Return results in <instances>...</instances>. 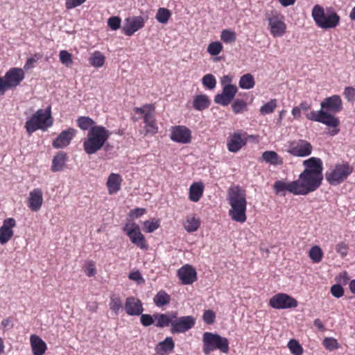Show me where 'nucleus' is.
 <instances>
[{"mask_svg":"<svg viewBox=\"0 0 355 355\" xmlns=\"http://www.w3.org/2000/svg\"><path fill=\"white\" fill-rule=\"evenodd\" d=\"M303 165L305 168L295 182L298 194L304 196L315 191L321 185L323 166L322 160L313 157L304 160Z\"/></svg>","mask_w":355,"mask_h":355,"instance_id":"obj_1","label":"nucleus"},{"mask_svg":"<svg viewBox=\"0 0 355 355\" xmlns=\"http://www.w3.org/2000/svg\"><path fill=\"white\" fill-rule=\"evenodd\" d=\"M321 109L318 111H311L306 114L307 119L320 122L329 127L337 128L339 120L333 114L340 112L343 108L342 100L340 96L334 95L325 98L320 103ZM339 132V129H334L331 135L334 136Z\"/></svg>","mask_w":355,"mask_h":355,"instance_id":"obj_2","label":"nucleus"},{"mask_svg":"<svg viewBox=\"0 0 355 355\" xmlns=\"http://www.w3.org/2000/svg\"><path fill=\"white\" fill-rule=\"evenodd\" d=\"M227 200L231 208L229 216L233 221L243 223L246 221V191L240 186L230 187L227 191Z\"/></svg>","mask_w":355,"mask_h":355,"instance_id":"obj_3","label":"nucleus"},{"mask_svg":"<svg viewBox=\"0 0 355 355\" xmlns=\"http://www.w3.org/2000/svg\"><path fill=\"white\" fill-rule=\"evenodd\" d=\"M111 132L103 125L93 127L87 132L83 141V148L87 155H93L100 150L111 136Z\"/></svg>","mask_w":355,"mask_h":355,"instance_id":"obj_4","label":"nucleus"},{"mask_svg":"<svg viewBox=\"0 0 355 355\" xmlns=\"http://www.w3.org/2000/svg\"><path fill=\"white\" fill-rule=\"evenodd\" d=\"M53 124L51 107L46 110L39 109L25 123L27 133L31 135L37 130L46 131Z\"/></svg>","mask_w":355,"mask_h":355,"instance_id":"obj_5","label":"nucleus"},{"mask_svg":"<svg viewBox=\"0 0 355 355\" xmlns=\"http://www.w3.org/2000/svg\"><path fill=\"white\" fill-rule=\"evenodd\" d=\"M311 17L317 26L322 29L336 27L340 22V16L334 11L325 12L320 5L316 4L311 11Z\"/></svg>","mask_w":355,"mask_h":355,"instance_id":"obj_6","label":"nucleus"},{"mask_svg":"<svg viewBox=\"0 0 355 355\" xmlns=\"http://www.w3.org/2000/svg\"><path fill=\"white\" fill-rule=\"evenodd\" d=\"M202 352L205 355H209L211 352L218 349L223 353L229 352V341L227 338L218 334L205 332L202 335Z\"/></svg>","mask_w":355,"mask_h":355,"instance_id":"obj_7","label":"nucleus"},{"mask_svg":"<svg viewBox=\"0 0 355 355\" xmlns=\"http://www.w3.org/2000/svg\"><path fill=\"white\" fill-rule=\"evenodd\" d=\"M353 167L347 162L338 164L326 172L325 178L331 185H338L352 173Z\"/></svg>","mask_w":355,"mask_h":355,"instance_id":"obj_8","label":"nucleus"},{"mask_svg":"<svg viewBox=\"0 0 355 355\" xmlns=\"http://www.w3.org/2000/svg\"><path fill=\"white\" fill-rule=\"evenodd\" d=\"M25 74L20 68H12L8 71L4 77L0 78V95L10 88L15 87L24 79Z\"/></svg>","mask_w":355,"mask_h":355,"instance_id":"obj_9","label":"nucleus"},{"mask_svg":"<svg viewBox=\"0 0 355 355\" xmlns=\"http://www.w3.org/2000/svg\"><path fill=\"white\" fill-rule=\"evenodd\" d=\"M270 306L277 309H286L297 306V301L286 293H278L270 299Z\"/></svg>","mask_w":355,"mask_h":355,"instance_id":"obj_10","label":"nucleus"},{"mask_svg":"<svg viewBox=\"0 0 355 355\" xmlns=\"http://www.w3.org/2000/svg\"><path fill=\"white\" fill-rule=\"evenodd\" d=\"M313 147L311 144L304 139L293 141L289 144L288 153L296 157H306L311 154Z\"/></svg>","mask_w":355,"mask_h":355,"instance_id":"obj_11","label":"nucleus"},{"mask_svg":"<svg viewBox=\"0 0 355 355\" xmlns=\"http://www.w3.org/2000/svg\"><path fill=\"white\" fill-rule=\"evenodd\" d=\"M283 18L282 15L276 13H272L267 16L269 28L274 37H281L286 32V25L284 22Z\"/></svg>","mask_w":355,"mask_h":355,"instance_id":"obj_12","label":"nucleus"},{"mask_svg":"<svg viewBox=\"0 0 355 355\" xmlns=\"http://www.w3.org/2000/svg\"><path fill=\"white\" fill-rule=\"evenodd\" d=\"M196 324V318L192 315L182 316L175 318L172 323L171 332L184 333L191 329Z\"/></svg>","mask_w":355,"mask_h":355,"instance_id":"obj_13","label":"nucleus"},{"mask_svg":"<svg viewBox=\"0 0 355 355\" xmlns=\"http://www.w3.org/2000/svg\"><path fill=\"white\" fill-rule=\"evenodd\" d=\"M144 24V19L141 16L130 17L125 19L122 31L125 35L131 36L138 30L142 28Z\"/></svg>","mask_w":355,"mask_h":355,"instance_id":"obj_14","label":"nucleus"},{"mask_svg":"<svg viewBox=\"0 0 355 355\" xmlns=\"http://www.w3.org/2000/svg\"><path fill=\"white\" fill-rule=\"evenodd\" d=\"M123 230L126 232L132 243L141 249H146L147 248L144 236L141 233L137 225L133 223L131 227H128L126 225Z\"/></svg>","mask_w":355,"mask_h":355,"instance_id":"obj_15","label":"nucleus"},{"mask_svg":"<svg viewBox=\"0 0 355 355\" xmlns=\"http://www.w3.org/2000/svg\"><path fill=\"white\" fill-rule=\"evenodd\" d=\"M170 138L172 141L180 144H189L191 140V130L183 125H176L171 128Z\"/></svg>","mask_w":355,"mask_h":355,"instance_id":"obj_16","label":"nucleus"},{"mask_svg":"<svg viewBox=\"0 0 355 355\" xmlns=\"http://www.w3.org/2000/svg\"><path fill=\"white\" fill-rule=\"evenodd\" d=\"M238 89L235 85H225L223 87L222 92L214 97V102L223 106L228 105L234 99Z\"/></svg>","mask_w":355,"mask_h":355,"instance_id":"obj_17","label":"nucleus"},{"mask_svg":"<svg viewBox=\"0 0 355 355\" xmlns=\"http://www.w3.org/2000/svg\"><path fill=\"white\" fill-rule=\"evenodd\" d=\"M77 130L73 128H69L62 130L58 136L53 141L52 145L55 148H63L71 143L76 136Z\"/></svg>","mask_w":355,"mask_h":355,"instance_id":"obj_18","label":"nucleus"},{"mask_svg":"<svg viewBox=\"0 0 355 355\" xmlns=\"http://www.w3.org/2000/svg\"><path fill=\"white\" fill-rule=\"evenodd\" d=\"M154 106L152 104H146L141 107H135V112L144 115V120L146 126L150 128V130L156 129V123L154 119Z\"/></svg>","mask_w":355,"mask_h":355,"instance_id":"obj_19","label":"nucleus"},{"mask_svg":"<svg viewBox=\"0 0 355 355\" xmlns=\"http://www.w3.org/2000/svg\"><path fill=\"white\" fill-rule=\"evenodd\" d=\"M178 276L184 285H190L197 279L196 270L189 264L182 266L178 270Z\"/></svg>","mask_w":355,"mask_h":355,"instance_id":"obj_20","label":"nucleus"},{"mask_svg":"<svg viewBox=\"0 0 355 355\" xmlns=\"http://www.w3.org/2000/svg\"><path fill=\"white\" fill-rule=\"evenodd\" d=\"M16 225L15 220L12 218H8L3 220L2 226L0 227V243L4 245L8 243L13 236L12 230Z\"/></svg>","mask_w":355,"mask_h":355,"instance_id":"obj_21","label":"nucleus"},{"mask_svg":"<svg viewBox=\"0 0 355 355\" xmlns=\"http://www.w3.org/2000/svg\"><path fill=\"white\" fill-rule=\"evenodd\" d=\"M124 308L129 315H139L144 311L141 301L134 297H130L125 300Z\"/></svg>","mask_w":355,"mask_h":355,"instance_id":"obj_22","label":"nucleus"},{"mask_svg":"<svg viewBox=\"0 0 355 355\" xmlns=\"http://www.w3.org/2000/svg\"><path fill=\"white\" fill-rule=\"evenodd\" d=\"M43 203V195L42 189L40 188L34 189L29 193L28 207L32 211H37Z\"/></svg>","mask_w":355,"mask_h":355,"instance_id":"obj_23","label":"nucleus"},{"mask_svg":"<svg viewBox=\"0 0 355 355\" xmlns=\"http://www.w3.org/2000/svg\"><path fill=\"white\" fill-rule=\"evenodd\" d=\"M246 144V139L242 138L239 132L233 133L228 139L227 149L230 152L236 153Z\"/></svg>","mask_w":355,"mask_h":355,"instance_id":"obj_24","label":"nucleus"},{"mask_svg":"<svg viewBox=\"0 0 355 355\" xmlns=\"http://www.w3.org/2000/svg\"><path fill=\"white\" fill-rule=\"evenodd\" d=\"M296 186L297 183H295V180L288 183L281 180H277L275 182L273 188L276 193H280L286 191L294 195H299Z\"/></svg>","mask_w":355,"mask_h":355,"instance_id":"obj_25","label":"nucleus"},{"mask_svg":"<svg viewBox=\"0 0 355 355\" xmlns=\"http://www.w3.org/2000/svg\"><path fill=\"white\" fill-rule=\"evenodd\" d=\"M32 352L33 355H44L46 350V345L37 335H31L30 338Z\"/></svg>","mask_w":355,"mask_h":355,"instance_id":"obj_26","label":"nucleus"},{"mask_svg":"<svg viewBox=\"0 0 355 355\" xmlns=\"http://www.w3.org/2000/svg\"><path fill=\"white\" fill-rule=\"evenodd\" d=\"M122 181L123 180L119 174L111 173L106 183L109 194L117 193L121 189Z\"/></svg>","mask_w":355,"mask_h":355,"instance_id":"obj_27","label":"nucleus"},{"mask_svg":"<svg viewBox=\"0 0 355 355\" xmlns=\"http://www.w3.org/2000/svg\"><path fill=\"white\" fill-rule=\"evenodd\" d=\"M154 318L157 320L155 326L159 328L172 325L174 319L176 318V314L173 313H156L154 314Z\"/></svg>","mask_w":355,"mask_h":355,"instance_id":"obj_28","label":"nucleus"},{"mask_svg":"<svg viewBox=\"0 0 355 355\" xmlns=\"http://www.w3.org/2000/svg\"><path fill=\"white\" fill-rule=\"evenodd\" d=\"M67 160V154L63 151L58 152L52 161L51 171L53 172L61 171L64 169Z\"/></svg>","mask_w":355,"mask_h":355,"instance_id":"obj_29","label":"nucleus"},{"mask_svg":"<svg viewBox=\"0 0 355 355\" xmlns=\"http://www.w3.org/2000/svg\"><path fill=\"white\" fill-rule=\"evenodd\" d=\"M204 187L201 182H194L189 188V198L192 202H198L202 196Z\"/></svg>","mask_w":355,"mask_h":355,"instance_id":"obj_30","label":"nucleus"},{"mask_svg":"<svg viewBox=\"0 0 355 355\" xmlns=\"http://www.w3.org/2000/svg\"><path fill=\"white\" fill-rule=\"evenodd\" d=\"M209 105L210 100L207 95L200 94L194 97L193 107L195 110L202 111L209 107Z\"/></svg>","mask_w":355,"mask_h":355,"instance_id":"obj_31","label":"nucleus"},{"mask_svg":"<svg viewBox=\"0 0 355 355\" xmlns=\"http://www.w3.org/2000/svg\"><path fill=\"white\" fill-rule=\"evenodd\" d=\"M262 159L266 163L272 165H280L283 163L282 158H280L278 154L272 150L263 152L262 154Z\"/></svg>","mask_w":355,"mask_h":355,"instance_id":"obj_32","label":"nucleus"},{"mask_svg":"<svg viewBox=\"0 0 355 355\" xmlns=\"http://www.w3.org/2000/svg\"><path fill=\"white\" fill-rule=\"evenodd\" d=\"M154 304L158 307H162L168 304L171 302V296L164 291H159L153 298Z\"/></svg>","mask_w":355,"mask_h":355,"instance_id":"obj_33","label":"nucleus"},{"mask_svg":"<svg viewBox=\"0 0 355 355\" xmlns=\"http://www.w3.org/2000/svg\"><path fill=\"white\" fill-rule=\"evenodd\" d=\"M77 125L82 130H91L94 126H98L96 123L89 116H80L76 120Z\"/></svg>","mask_w":355,"mask_h":355,"instance_id":"obj_34","label":"nucleus"},{"mask_svg":"<svg viewBox=\"0 0 355 355\" xmlns=\"http://www.w3.org/2000/svg\"><path fill=\"white\" fill-rule=\"evenodd\" d=\"M254 85V78L251 73H245L240 78L239 85L241 89H250L253 88Z\"/></svg>","mask_w":355,"mask_h":355,"instance_id":"obj_35","label":"nucleus"},{"mask_svg":"<svg viewBox=\"0 0 355 355\" xmlns=\"http://www.w3.org/2000/svg\"><path fill=\"white\" fill-rule=\"evenodd\" d=\"M105 56L98 51H94L90 58L89 63L92 66L99 68L101 67L105 63Z\"/></svg>","mask_w":355,"mask_h":355,"instance_id":"obj_36","label":"nucleus"},{"mask_svg":"<svg viewBox=\"0 0 355 355\" xmlns=\"http://www.w3.org/2000/svg\"><path fill=\"white\" fill-rule=\"evenodd\" d=\"M232 108L234 114H241L248 110V105L244 100L236 98L233 101Z\"/></svg>","mask_w":355,"mask_h":355,"instance_id":"obj_37","label":"nucleus"},{"mask_svg":"<svg viewBox=\"0 0 355 355\" xmlns=\"http://www.w3.org/2000/svg\"><path fill=\"white\" fill-rule=\"evenodd\" d=\"M309 255L314 263H319L322 259L323 252L319 246L315 245L310 249Z\"/></svg>","mask_w":355,"mask_h":355,"instance_id":"obj_38","label":"nucleus"},{"mask_svg":"<svg viewBox=\"0 0 355 355\" xmlns=\"http://www.w3.org/2000/svg\"><path fill=\"white\" fill-rule=\"evenodd\" d=\"M171 15V14L169 10L164 8H159L157 10L155 19L161 24H166L168 21Z\"/></svg>","mask_w":355,"mask_h":355,"instance_id":"obj_39","label":"nucleus"},{"mask_svg":"<svg viewBox=\"0 0 355 355\" xmlns=\"http://www.w3.org/2000/svg\"><path fill=\"white\" fill-rule=\"evenodd\" d=\"M202 83L205 87L211 90L216 87V80L214 75L208 73L202 77Z\"/></svg>","mask_w":355,"mask_h":355,"instance_id":"obj_40","label":"nucleus"},{"mask_svg":"<svg viewBox=\"0 0 355 355\" xmlns=\"http://www.w3.org/2000/svg\"><path fill=\"white\" fill-rule=\"evenodd\" d=\"M159 350L163 352L172 351L175 347V343L171 337H166L163 341L159 343Z\"/></svg>","mask_w":355,"mask_h":355,"instance_id":"obj_41","label":"nucleus"},{"mask_svg":"<svg viewBox=\"0 0 355 355\" xmlns=\"http://www.w3.org/2000/svg\"><path fill=\"white\" fill-rule=\"evenodd\" d=\"M288 347L291 352L294 355H301L303 353V348L299 342L295 339H291L288 343Z\"/></svg>","mask_w":355,"mask_h":355,"instance_id":"obj_42","label":"nucleus"},{"mask_svg":"<svg viewBox=\"0 0 355 355\" xmlns=\"http://www.w3.org/2000/svg\"><path fill=\"white\" fill-rule=\"evenodd\" d=\"M199 226V220L193 217L188 218L184 224V228L189 232H193L196 231Z\"/></svg>","mask_w":355,"mask_h":355,"instance_id":"obj_43","label":"nucleus"},{"mask_svg":"<svg viewBox=\"0 0 355 355\" xmlns=\"http://www.w3.org/2000/svg\"><path fill=\"white\" fill-rule=\"evenodd\" d=\"M223 50V45L220 42H211L207 46V52L211 55H218Z\"/></svg>","mask_w":355,"mask_h":355,"instance_id":"obj_44","label":"nucleus"},{"mask_svg":"<svg viewBox=\"0 0 355 355\" xmlns=\"http://www.w3.org/2000/svg\"><path fill=\"white\" fill-rule=\"evenodd\" d=\"M220 38L225 43H232L236 40L235 33L227 29L222 31Z\"/></svg>","mask_w":355,"mask_h":355,"instance_id":"obj_45","label":"nucleus"},{"mask_svg":"<svg viewBox=\"0 0 355 355\" xmlns=\"http://www.w3.org/2000/svg\"><path fill=\"white\" fill-rule=\"evenodd\" d=\"M60 60L62 64L69 67L72 64V55L66 50H62L60 51Z\"/></svg>","mask_w":355,"mask_h":355,"instance_id":"obj_46","label":"nucleus"},{"mask_svg":"<svg viewBox=\"0 0 355 355\" xmlns=\"http://www.w3.org/2000/svg\"><path fill=\"white\" fill-rule=\"evenodd\" d=\"M322 343L324 347L329 351L336 349L339 347V344L337 340L331 337L325 338L323 340Z\"/></svg>","mask_w":355,"mask_h":355,"instance_id":"obj_47","label":"nucleus"},{"mask_svg":"<svg viewBox=\"0 0 355 355\" xmlns=\"http://www.w3.org/2000/svg\"><path fill=\"white\" fill-rule=\"evenodd\" d=\"M276 107V102L275 100H271L270 101L264 104L260 108V112L262 114H268L272 113L275 108Z\"/></svg>","mask_w":355,"mask_h":355,"instance_id":"obj_48","label":"nucleus"},{"mask_svg":"<svg viewBox=\"0 0 355 355\" xmlns=\"http://www.w3.org/2000/svg\"><path fill=\"white\" fill-rule=\"evenodd\" d=\"M122 307V302L119 297H112L110 302V309L117 313Z\"/></svg>","mask_w":355,"mask_h":355,"instance_id":"obj_49","label":"nucleus"},{"mask_svg":"<svg viewBox=\"0 0 355 355\" xmlns=\"http://www.w3.org/2000/svg\"><path fill=\"white\" fill-rule=\"evenodd\" d=\"M216 314L212 310L205 311L202 319L203 321L207 324H212L215 322Z\"/></svg>","mask_w":355,"mask_h":355,"instance_id":"obj_50","label":"nucleus"},{"mask_svg":"<svg viewBox=\"0 0 355 355\" xmlns=\"http://www.w3.org/2000/svg\"><path fill=\"white\" fill-rule=\"evenodd\" d=\"M144 230L148 233L153 232L159 227V221L146 220L144 223Z\"/></svg>","mask_w":355,"mask_h":355,"instance_id":"obj_51","label":"nucleus"},{"mask_svg":"<svg viewBox=\"0 0 355 355\" xmlns=\"http://www.w3.org/2000/svg\"><path fill=\"white\" fill-rule=\"evenodd\" d=\"M154 315H151L149 314H141L140 321L144 327H149L154 324L155 320Z\"/></svg>","mask_w":355,"mask_h":355,"instance_id":"obj_52","label":"nucleus"},{"mask_svg":"<svg viewBox=\"0 0 355 355\" xmlns=\"http://www.w3.org/2000/svg\"><path fill=\"white\" fill-rule=\"evenodd\" d=\"M121 21L119 17H111L107 21L109 27L113 31L119 29L121 26Z\"/></svg>","mask_w":355,"mask_h":355,"instance_id":"obj_53","label":"nucleus"},{"mask_svg":"<svg viewBox=\"0 0 355 355\" xmlns=\"http://www.w3.org/2000/svg\"><path fill=\"white\" fill-rule=\"evenodd\" d=\"M331 293L334 297L340 298L344 294V289L340 284H334L331 287Z\"/></svg>","mask_w":355,"mask_h":355,"instance_id":"obj_54","label":"nucleus"},{"mask_svg":"<svg viewBox=\"0 0 355 355\" xmlns=\"http://www.w3.org/2000/svg\"><path fill=\"white\" fill-rule=\"evenodd\" d=\"M336 250L342 257H344L347 254L348 245L344 242H340L336 245Z\"/></svg>","mask_w":355,"mask_h":355,"instance_id":"obj_55","label":"nucleus"},{"mask_svg":"<svg viewBox=\"0 0 355 355\" xmlns=\"http://www.w3.org/2000/svg\"><path fill=\"white\" fill-rule=\"evenodd\" d=\"M345 98L348 101H352L355 98V88L353 87H347L344 91Z\"/></svg>","mask_w":355,"mask_h":355,"instance_id":"obj_56","label":"nucleus"},{"mask_svg":"<svg viewBox=\"0 0 355 355\" xmlns=\"http://www.w3.org/2000/svg\"><path fill=\"white\" fill-rule=\"evenodd\" d=\"M86 0H66L65 6L69 10L80 6Z\"/></svg>","mask_w":355,"mask_h":355,"instance_id":"obj_57","label":"nucleus"},{"mask_svg":"<svg viewBox=\"0 0 355 355\" xmlns=\"http://www.w3.org/2000/svg\"><path fill=\"white\" fill-rule=\"evenodd\" d=\"M37 60H38V58H35V57H31V58H28L24 64V69L26 70L30 69L31 68L33 67V64L35 63L37 61Z\"/></svg>","mask_w":355,"mask_h":355,"instance_id":"obj_58","label":"nucleus"},{"mask_svg":"<svg viewBox=\"0 0 355 355\" xmlns=\"http://www.w3.org/2000/svg\"><path fill=\"white\" fill-rule=\"evenodd\" d=\"M232 81V78L229 75L223 76L220 79V83L222 85H233L231 83Z\"/></svg>","mask_w":355,"mask_h":355,"instance_id":"obj_59","label":"nucleus"},{"mask_svg":"<svg viewBox=\"0 0 355 355\" xmlns=\"http://www.w3.org/2000/svg\"><path fill=\"white\" fill-rule=\"evenodd\" d=\"M132 212L135 217L139 218L145 214L146 209L144 208H136L132 210Z\"/></svg>","mask_w":355,"mask_h":355,"instance_id":"obj_60","label":"nucleus"},{"mask_svg":"<svg viewBox=\"0 0 355 355\" xmlns=\"http://www.w3.org/2000/svg\"><path fill=\"white\" fill-rule=\"evenodd\" d=\"M85 272H86L87 275L89 277L94 276L96 273L94 266L93 264H89V266L87 268Z\"/></svg>","mask_w":355,"mask_h":355,"instance_id":"obj_61","label":"nucleus"},{"mask_svg":"<svg viewBox=\"0 0 355 355\" xmlns=\"http://www.w3.org/2000/svg\"><path fill=\"white\" fill-rule=\"evenodd\" d=\"M1 325L4 327L12 328L13 327L12 321L10 318H6L2 320Z\"/></svg>","mask_w":355,"mask_h":355,"instance_id":"obj_62","label":"nucleus"},{"mask_svg":"<svg viewBox=\"0 0 355 355\" xmlns=\"http://www.w3.org/2000/svg\"><path fill=\"white\" fill-rule=\"evenodd\" d=\"M129 278L130 279L135 280V281L142 279L140 272L138 271L130 273Z\"/></svg>","mask_w":355,"mask_h":355,"instance_id":"obj_63","label":"nucleus"},{"mask_svg":"<svg viewBox=\"0 0 355 355\" xmlns=\"http://www.w3.org/2000/svg\"><path fill=\"white\" fill-rule=\"evenodd\" d=\"M292 114L295 118H300L301 116V110L297 107H295L292 110Z\"/></svg>","mask_w":355,"mask_h":355,"instance_id":"obj_64","label":"nucleus"}]
</instances>
